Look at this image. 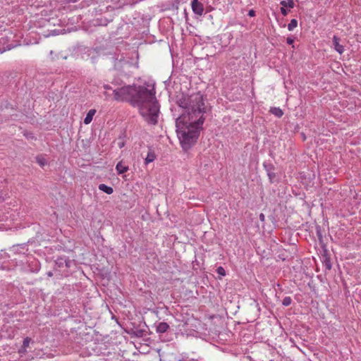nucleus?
<instances>
[{"instance_id": "dca6fc26", "label": "nucleus", "mask_w": 361, "mask_h": 361, "mask_svg": "<svg viewBox=\"0 0 361 361\" xmlns=\"http://www.w3.org/2000/svg\"><path fill=\"white\" fill-rule=\"evenodd\" d=\"M30 341H31V339L29 337H26L23 340L22 347H23V348H27V347H29Z\"/></svg>"}, {"instance_id": "ddd939ff", "label": "nucleus", "mask_w": 361, "mask_h": 361, "mask_svg": "<svg viewBox=\"0 0 361 361\" xmlns=\"http://www.w3.org/2000/svg\"><path fill=\"white\" fill-rule=\"evenodd\" d=\"M270 111L278 118H281L283 114V111L279 107H273Z\"/></svg>"}, {"instance_id": "1a4fd4ad", "label": "nucleus", "mask_w": 361, "mask_h": 361, "mask_svg": "<svg viewBox=\"0 0 361 361\" xmlns=\"http://www.w3.org/2000/svg\"><path fill=\"white\" fill-rule=\"evenodd\" d=\"M169 326L166 322H160L157 326L156 330L157 333L164 334L167 331Z\"/></svg>"}, {"instance_id": "39448f33", "label": "nucleus", "mask_w": 361, "mask_h": 361, "mask_svg": "<svg viewBox=\"0 0 361 361\" xmlns=\"http://www.w3.org/2000/svg\"><path fill=\"white\" fill-rule=\"evenodd\" d=\"M160 361H180V360L174 353H167L161 356Z\"/></svg>"}, {"instance_id": "7ed1b4c3", "label": "nucleus", "mask_w": 361, "mask_h": 361, "mask_svg": "<svg viewBox=\"0 0 361 361\" xmlns=\"http://www.w3.org/2000/svg\"><path fill=\"white\" fill-rule=\"evenodd\" d=\"M8 41L9 37L8 36L2 37L0 38V54H3L4 52L9 51L16 47V45L10 44Z\"/></svg>"}, {"instance_id": "2eb2a0df", "label": "nucleus", "mask_w": 361, "mask_h": 361, "mask_svg": "<svg viewBox=\"0 0 361 361\" xmlns=\"http://www.w3.org/2000/svg\"><path fill=\"white\" fill-rule=\"evenodd\" d=\"M291 303H292V299L289 296L285 297L282 301L283 305H284L286 307L290 305Z\"/></svg>"}, {"instance_id": "a878e982", "label": "nucleus", "mask_w": 361, "mask_h": 361, "mask_svg": "<svg viewBox=\"0 0 361 361\" xmlns=\"http://www.w3.org/2000/svg\"><path fill=\"white\" fill-rule=\"evenodd\" d=\"M104 89H106V90H109V89H110V87H109V85H104Z\"/></svg>"}, {"instance_id": "f03ea898", "label": "nucleus", "mask_w": 361, "mask_h": 361, "mask_svg": "<svg viewBox=\"0 0 361 361\" xmlns=\"http://www.w3.org/2000/svg\"><path fill=\"white\" fill-rule=\"evenodd\" d=\"M114 92L116 99L129 100L133 106L137 107L140 114L147 123L153 125L157 123L159 105L153 89L149 90L144 86L132 85L123 87Z\"/></svg>"}, {"instance_id": "393cba45", "label": "nucleus", "mask_w": 361, "mask_h": 361, "mask_svg": "<svg viewBox=\"0 0 361 361\" xmlns=\"http://www.w3.org/2000/svg\"><path fill=\"white\" fill-rule=\"evenodd\" d=\"M326 266L328 269H331V264H330V263L329 262L326 263Z\"/></svg>"}, {"instance_id": "f257e3e1", "label": "nucleus", "mask_w": 361, "mask_h": 361, "mask_svg": "<svg viewBox=\"0 0 361 361\" xmlns=\"http://www.w3.org/2000/svg\"><path fill=\"white\" fill-rule=\"evenodd\" d=\"M180 106L184 112L176 121V133L181 147L188 150L197 142L207 108L202 94L199 92L184 99Z\"/></svg>"}, {"instance_id": "423d86ee", "label": "nucleus", "mask_w": 361, "mask_h": 361, "mask_svg": "<svg viewBox=\"0 0 361 361\" xmlns=\"http://www.w3.org/2000/svg\"><path fill=\"white\" fill-rule=\"evenodd\" d=\"M339 38L336 36H334L333 37V44L334 49L339 53L342 54L344 51V47L339 43Z\"/></svg>"}, {"instance_id": "bb28decb", "label": "nucleus", "mask_w": 361, "mask_h": 361, "mask_svg": "<svg viewBox=\"0 0 361 361\" xmlns=\"http://www.w3.org/2000/svg\"><path fill=\"white\" fill-rule=\"evenodd\" d=\"M47 276H48L49 277L52 276H53L52 272H51V271H49V272L47 273Z\"/></svg>"}, {"instance_id": "0eeeda50", "label": "nucleus", "mask_w": 361, "mask_h": 361, "mask_svg": "<svg viewBox=\"0 0 361 361\" xmlns=\"http://www.w3.org/2000/svg\"><path fill=\"white\" fill-rule=\"evenodd\" d=\"M155 159H156L155 152L151 147H149L147 154V157L145 159V164H148L154 161Z\"/></svg>"}, {"instance_id": "6ab92c4d", "label": "nucleus", "mask_w": 361, "mask_h": 361, "mask_svg": "<svg viewBox=\"0 0 361 361\" xmlns=\"http://www.w3.org/2000/svg\"><path fill=\"white\" fill-rule=\"evenodd\" d=\"M281 12L283 16H286L288 14V11L286 9V7H283V6L281 8Z\"/></svg>"}, {"instance_id": "4be33fe9", "label": "nucleus", "mask_w": 361, "mask_h": 361, "mask_svg": "<svg viewBox=\"0 0 361 361\" xmlns=\"http://www.w3.org/2000/svg\"><path fill=\"white\" fill-rule=\"evenodd\" d=\"M27 352L26 350V348H23V347H22L20 350H19V353L20 355H23V354H25V353Z\"/></svg>"}, {"instance_id": "aec40b11", "label": "nucleus", "mask_w": 361, "mask_h": 361, "mask_svg": "<svg viewBox=\"0 0 361 361\" xmlns=\"http://www.w3.org/2000/svg\"><path fill=\"white\" fill-rule=\"evenodd\" d=\"M248 16L250 17H254L255 16V11L254 10L249 11Z\"/></svg>"}, {"instance_id": "f3484780", "label": "nucleus", "mask_w": 361, "mask_h": 361, "mask_svg": "<svg viewBox=\"0 0 361 361\" xmlns=\"http://www.w3.org/2000/svg\"><path fill=\"white\" fill-rule=\"evenodd\" d=\"M37 161L41 166H44L47 164L45 159L43 157H37Z\"/></svg>"}, {"instance_id": "cd10ccee", "label": "nucleus", "mask_w": 361, "mask_h": 361, "mask_svg": "<svg viewBox=\"0 0 361 361\" xmlns=\"http://www.w3.org/2000/svg\"><path fill=\"white\" fill-rule=\"evenodd\" d=\"M270 361H273V360H270Z\"/></svg>"}, {"instance_id": "f8f14e48", "label": "nucleus", "mask_w": 361, "mask_h": 361, "mask_svg": "<svg viewBox=\"0 0 361 361\" xmlns=\"http://www.w3.org/2000/svg\"><path fill=\"white\" fill-rule=\"evenodd\" d=\"M281 5L283 7L293 8L295 6V2L293 0H283L281 1Z\"/></svg>"}, {"instance_id": "9b49d317", "label": "nucleus", "mask_w": 361, "mask_h": 361, "mask_svg": "<svg viewBox=\"0 0 361 361\" xmlns=\"http://www.w3.org/2000/svg\"><path fill=\"white\" fill-rule=\"evenodd\" d=\"M98 188H99V189L101 191H102V192H105V193H106L108 195H111L114 192V189L111 187L108 186V185H106L105 184H103V183L102 184H99Z\"/></svg>"}, {"instance_id": "5701e85b", "label": "nucleus", "mask_w": 361, "mask_h": 361, "mask_svg": "<svg viewBox=\"0 0 361 361\" xmlns=\"http://www.w3.org/2000/svg\"><path fill=\"white\" fill-rule=\"evenodd\" d=\"M268 176H269V179H270L271 180H272V178H274L275 177V174H274V173H271V172H269V173H268Z\"/></svg>"}, {"instance_id": "b1692460", "label": "nucleus", "mask_w": 361, "mask_h": 361, "mask_svg": "<svg viewBox=\"0 0 361 361\" xmlns=\"http://www.w3.org/2000/svg\"><path fill=\"white\" fill-rule=\"evenodd\" d=\"M259 219L261 221H264L265 220V216L264 214L261 213L259 214Z\"/></svg>"}, {"instance_id": "9d476101", "label": "nucleus", "mask_w": 361, "mask_h": 361, "mask_svg": "<svg viewBox=\"0 0 361 361\" xmlns=\"http://www.w3.org/2000/svg\"><path fill=\"white\" fill-rule=\"evenodd\" d=\"M96 113L95 109H90L88 113L87 114L85 119H84V123L87 125L91 123L92 121L93 116Z\"/></svg>"}, {"instance_id": "20e7f679", "label": "nucleus", "mask_w": 361, "mask_h": 361, "mask_svg": "<svg viewBox=\"0 0 361 361\" xmlns=\"http://www.w3.org/2000/svg\"><path fill=\"white\" fill-rule=\"evenodd\" d=\"M191 6H192V11L195 14H197L198 16H202L203 14V12H204L203 4L202 3H200V1H198V0H192V3H191Z\"/></svg>"}, {"instance_id": "412c9836", "label": "nucleus", "mask_w": 361, "mask_h": 361, "mask_svg": "<svg viewBox=\"0 0 361 361\" xmlns=\"http://www.w3.org/2000/svg\"><path fill=\"white\" fill-rule=\"evenodd\" d=\"M286 42L288 44H292L294 42V39L290 37H288Z\"/></svg>"}, {"instance_id": "a211bd4d", "label": "nucleus", "mask_w": 361, "mask_h": 361, "mask_svg": "<svg viewBox=\"0 0 361 361\" xmlns=\"http://www.w3.org/2000/svg\"><path fill=\"white\" fill-rule=\"evenodd\" d=\"M216 272L221 276H225L226 271L222 267H219L216 269Z\"/></svg>"}, {"instance_id": "6e6552de", "label": "nucleus", "mask_w": 361, "mask_h": 361, "mask_svg": "<svg viewBox=\"0 0 361 361\" xmlns=\"http://www.w3.org/2000/svg\"><path fill=\"white\" fill-rule=\"evenodd\" d=\"M116 169L117 171V173L118 174H122L126 172L128 170V166L126 165L124 162L122 161H119L116 166Z\"/></svg>"}, {"instance_id": "4468645a", "label": "nucleus", "mask_w": 361, "mask_h": 361, "mask_svg": "<svg viewBox=\"0 0 361 361\" xmlns=\"http://www.w3.org/2000/svg\"><path fill=\"white\" fill-rule=\"evenodd\" d=\"M298 25V21L295 19H292L288 25V29L290 31L293 30Z\"/></svg>"}]
</instances>
